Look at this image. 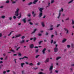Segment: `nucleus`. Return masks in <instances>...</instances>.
<instances>
[{
    "instance_id": "f257e3e1",
    "label": "nucleus",
    "mask_w": 74,
    "mask_h": 74,
    "mask_svg": "<svg viewBox=\"0 0 74 74\" xmlns=\"http://www.w3.org/2000/svg\"><path fill=\"white\" fill-rule=\"evenodd\" d=\"M19 8H17L16 9V11L15 12V16H18V15H19V14L18 13V12H19Z\"/></svg>"
},
{
    "instance_id": "f03ea898",
    "label": "nucleus",
    "mask_w": 74,
    "mask_h": 74,
    "mask_svg": "<svg viewBox=\"0 0 74 74\" xmlns=\"http://www.w3.org/2000/svg\"><path fill=\"white\" fill-rule=\"evenodd\" d=\"M53 64H51V66H50V68L49 69V70H52V69H53Z\"/></svg>"
},
{
    "instance_id": "7ed1b4c3",
    "label": "nucleus",
    "mask_w": 74,
    "mask_h": 74,
    "mask_svg": "<svg viewBox=\"0 0 74 74\" xmlns=\"http://www.w3.org/2000/svg\"><path fill=\"white\" fill-rule=\"evenodd\" d=\"M46 51V48H44L42 51V53L43 54H45V51Z\"/></svg>"
},
{
    "instance_id": "20e7f679",
    "label": "nucleus",
    "mask_w": 74,
    "mask_h": 74,
    "mask_svg": "<svg viewBox=\"0 0 74 74\" xmlns=\"http://www.w3.org/2000/svg\"><path fill=\"white\" fill-rule=\"evenodd\" d=\"M38 9H39V11H40V12H42V10H44L43 8H40V7L38 8Z\"/></svg>"
},
{
    "instance_id": "39448f33",
    "label": "nucleus",
    "mask_w": 74,
    "mask_h": 74,
    "mask_svg": "<svg viewBox=\"0 0 74 74\" xmlns=\"http://www.w3.org/2000/svg\"><path fill=\"white\" fill-rule=\"evenodd\" d=\"M32 15H33V17H35L36 15V14L34 13V12L33 11L32 12Z\"/></svg>"
},
{
    "instance_id": "423d86ee",
    "label": "nucleus",
    "mask_w": 74,
    "mask_h": 74,
    "mask_svg": "<svg viewBox=\"0 0 74 74\" xmlns=\"http://www.w3.org/2000/svg\"><path fill=\"white\" fill-rule=\"evenodd\" d=\"M29 47L30 48L32 49L33 48H34V45H33V44H31L29 45Z\"/></svg>"
},
{
    "instance_id": "0eeeda50",
    "label": "nucleus",
    "mask_w": 74,
    "mask_h": 74,
    "mask_svg": "<svg viewBox=\"0 0 74 74\" xmlns=\"http://www.w3.org/2000/svg\"><path fill=\"white\" fill-rule=\"evenodd\" d=\"M21 34H19L18 35H16V37H15V36H13L12 38H16L17 37H20V36H21Z\"/></svg>"
},
{
    "instance_id": "6e6552de",
    "label": "nucleus",
    "mask_w": 74,
    "mask_h": 74,
    "mask_svg": "<svg viewBox=\"0 0 74 74\" xmlns=\"http://www.w3.org/2000/svg\"><path fill=\"white\" fill-rule=\"evenodd\" d=\"M54 52H57L58 51V49L57 47H55L54 49Z\"/></svg>"
},
{
    "instance_id": "1a4fd4ad",
    "label": "nucleus",
    "mask_w": 74,
    "mask_h": 74,
    "mask_svg": "<svg viewBox=\"0 0 74 74\" xmlns=\"http://www.w3.org/2000/svg\"><path fill=\"white\" fill-rule=\"evenodd\" d=\"M64 29L65 31H66V33H69V30H68V29H67L66 28H65Z\"/></svg>"
},
{
    "instance_id": "9d476101",
    "label": "nucleus",
    "mask_w": 74,
    "mask_h": 74,
    "mask_svg": "<svg viewBox=\"0 0 74 74\" xmlns=\"http://www.w3.org/2000/svg\"><path fill=\"white\" fill-rule=\"evenodd\" d=\"M42 15V12H40L39 14V18H41Z\"/></svg>"
},
{
    "instance_id": "9b49d317",
    "label": "nucleus",
    "mask_w": 74,
    "mask_h": 74,
    "mask_svg": "<svg viewBox=\"0 0 74 74\" xmlns=\"http://www.w3.org/2000/svg\"><path fill=\"white\" fill-rule=\"evenodd\" d=\"M49 61V58H47L46 60H45V63H47Z\"/></svg>"
},
{
    "instance_id": "f8f14e48",
    "label": "nucleus",
    "mask_w": 74,
    "mask_h": 74,
    "mask_svg": "<svg viewBox=\"0 0 74 74\" xmlns=\"http://www.w3.org/2000/svg\"><path fill=\"white\" fill-rule=\"evenodd\" d=\"M41 25L42 26V27H44V26H45V25H44V22H41Z\"/></svg>"
},
{
    "instance_id": "ddd939ff",
    "label": "nucleus",
    "mask_w": 74,
    "mask_h": 74,
    "mask_svg": "<svg viewBox=\"0 0 74 74\" xmlns=\"http://www.w3.org/2000/svg\"><path fill=\"white\" fill-rule=\"evenodd\" d=\"M36 30H37V29H34L33 32L31 33V34H34V33H35V32H36Z\"/></svg>"
},
{
    "instance_id": "4468645a",
    "label": "nucleus",
    "mask_w": 74,
    "mask_h": 74,
    "mask_svg": "<svg viewBox=\"0 0 74 74\" xmlns=\"http://www.w3.org/2000/svg\"><path fill=\"white\" fill-rule=\"evenodd\" d=\"M67 41V39L66 38L63 39V40L62 41V42L63 43L64 42H66Z\"/></svg>"
},
{
    "instance_id": "2eb2a0df",
    "label": "nucleus",
    "mask_w": 74,
    "mask_h": 74,
    "mask_svg": "<svg viewBox=\"0 0 74 74\" xmlns=\"http://www.w3.org/2000/svg\"><path fill=\"white\" fill-rule=\"evenodd\" d=\"M37 1H38V0H34L33 2V4H36V3Z\"/></svg>"
},
{
    "instance_id": "dca6fc26",
    "label": "nucleus",
    "mask_w": 74,
    "mask_h": 74,
    "mask_svg": "<svg viewBox=\"0 0 74 74\" xmlns=\"http://www.w3.org/2000/svg\"><path fill=\"white\" fill-rule=\"evenodd\" d=\"M61 11L62 12H63V9L62 8H61V10H59V13H60Z\"/></svg>"
},
{
    "instance_id": "f3484780",
    "label": "nucleus",
    "mask_w": 74,
    "mask_h": 74,
    "mask_svg": "<svg viewBox=\"0 0 74 74\" xmlns=\"http://www.w3.org/2000/svg\"><path fill=\"white\" fill-rule=\"evenodd\" d=\"M61 58V57H58L56 58V60H58L59 59H60Z\"/></svg>"
},
{
    "instance_id": "a211bd4d",
    "label": "nucleus",
    "mask_w": 74,
    "mask_h": 74,
    "mask_svg": "<svg viewBox=\"0 0 74 74\" xmlns=\"http://www.w3.org/2000/svg\"><path fill=\"white\" fill-rule=\"evenodd\" d=\"M25 64V63H21V65L22 67H23V65Z\"/></svg>"
},
{
    "instance_id": "6ab92c4d",
    "label": "nucleus",
    "mask_w": 74,
    "mask_h": 74,
    "mask_svg": "<svg viewBox=\"0 0 74 74\" xmlns=\"http://www.w3.org/2000/svg\"><path fill=\"white\" fill-rule=\"evenodd\" d=\"M24 42H25V40H23L22 41H21L20 42V44H22V43Z\"/></svg>"
},
{
    "instance_id": "aec40b11",
    "label": "nucleus",
    "mask_w": 74,
    "mask_h": 74,
    "mask_svg": "<svg viewBox=\"0 0 74 74\" xmlns=\"http://www.w3.org/2000/svg\"><path fill=\"white\" fill-rule=\"evenodd\" d=\"M22 21L24 23H26V18L22 20Z\"/></svg>"
},
{
    "instance_id": "412c9836",
    "label": "nucleus",
    "mask_w": 74,
    "mask_h": 74,
    "mask_svg": "<svg viewBox=\"0 0 74 74\" xmlns=\"http://www.w3.org/2000/svg\"><path fill=\"white\" fill-rule=\"evenodd\" d=\"M23 58V59H28V57H27L26 56H24Z\"/></svg>"
},
{
    "instance_id": "4be33fe9",
    "label": "nucleus",
    "mask_w": 74,
    "mask_h": 74,
    "mask_svg": "<svg viewBox=\"0 0 74 74\" xmlns=\"http://www.w3.org/2000/svg\"><path fill=\"white\" fill-rule=\"evenodd\" d=\"M43 42L42 40H41V41H40L38 42V43H39V45H40V44H41V42Z\"/></svg>"
},
{
    "instance_id": "5701e85b",
    "label": "nucleus",
    "mask_w": 74,
    "mask_h": 74,
    "mask_svg": "<svg viewBox=\"0 0 74 74\" xmlns=\"http://www.w3.org/2000/svg\"><path fill=\"white\" fill-rule=\"evenodd\" d=\"M21 16H22L21 15V14H20V16L18 17L17 18H18V19H20V18H21Z\"/></svg>"
},
{
    "instance_id": "b1692460",
    "label": "nucleus",
    "mask_w": 74,
    "mask_h": 74,
    "mask_svg": "<svg viewBox=\"0 0 74 74\" xmlns=\"http://www.w3.org/2000/svg\"><path fill=\"white\" fill-rule=\"evenodd\" d=\"M71 47H72V48H74V45H73V44H71Z\"/></svg>"
},
{
    "instance_id": "393cba45",
    "label": "nucleus",
    "mask_w": 74,
    "mask_h": 74,
    "mask_svg": "<svg viewBox=\"0 0 74 74\" xmlns=\"http://www.w3.org/2000/svg\"><path fill=\"white\" fill-rule=\"evenodd\" d=\"M33 41H36V37H34L33 38Z\"/></svg>"
},
{
    "instance_id": "a878e982",
    "label": "nucleus",
    "mask_w": 74,
    "mask_h": 74,
    "mask_svg": "<svg viewBox=\"0 0 74 74\" xmlns=\"http://www.w3.org/2000/svg\"><path fill=\"white\" fill-rule=\"evenodd\" d=\"M60 15H61V14L60 13H59V15L58 16V19H59V18H60Z\"/></svg>"
},
{
    "instance_id": "bb28decb",
    "label": "nucleus",
    "mask_w": 74,
    "mask_h": 74,
    "mask_svg": "<svg viewBox=\"0 0 74 74\" xmlns=\"http://www.w3.org/2000/svg\"><path fill=\"white\" fill-rule=\"evenodd\" d=\"M38 74H45V73H43L42 72H40L38 73Z\"/></svg>"
},
{
    "instance_id": "cd10ccee",
    "label": "nucleus",
    "mask_w": 74,
    "mask_h": 74,
    "mask_svg": "<svg viewBox=\"0 0 74 74\" xmlns=\"http://www.w3.org/2000/svg\"><path fill=\"white\" fill-rule=\"evenodd\" d=\"M54 0H52L51 1V3L52 4V3H54Z\"/></svg>"
},
{
    "instance_id": "c85d7f7f",
    "label": "nucleus",
    "mask_w": 74,
    "mask_h": 74,
    "mask_svg": "<svg viewBox=\"0 0 74 74\" xmlns=\"http://www.w3.org/2000/svg\"><path fill=\"white\" fill-rule=\"evenodd\" d=\"M73 1V0H71L70 1L68 2L69 4H70V3H72Z\"/></svg>"
},
{
    "instance_id": "c756f323",
    "label": "nucleus",
    "mask_w": 74,
    "mask_h": 74,
    "mask_svg": "<svg viewBox=\"0 0 74 74\" xmlns=\"http://www.w3.org/2000/svg\"><path fill=\"white\" fill-rule=\"evenodd\" d=\"M34 64L33 63H30L29 64V66H33Z\"/></svg>"
},
{
    "instance_id": "7c9ffc66",
    "label": "nucleus",
    "mask_w": 74,
    "mask_h": 74,
    "mask_svg": "<svg viewBox=\"0 0 74 74\" xmlns=\"http://www.w3.org/2000/svg\"><path fill=\"white\" fill-rule=\"evenodd\" d=\"M72 25H74V21L73 20H72Z\"/></svg>"
},
{
    "instance_id": "2f4dec72",
    "label": "nucleus",
    "mask_w": 74,
    "mask_h": 74,
    "mask_svg": "<svg viewBox=\"0 0 74 74\" xmlns=\"http://www.w3.org/2000/svg\"><path fill=\"white\" fill-rule=\"evenodd\" d=\"M18 55L19 56H21L22 55V54L21 53H18Z\"/></svg>"
},
{
    "instance_id": "473e14b6",
    "label": "nucleus",
    "mask_w": 74,
    "mask_h": 74,
    "mask_svg": "<svg viewBox=\"0 0 74 74\" xmlns=\"http://www.w3.org/2000/svg\"><path fill=\"white\" fill-rule=\"evenodd\" d=\"M12 32H10V34H8V36H10L11 35V33H12Z\"/></svg>"
},
{
    "instance_id": "72a5a7b5",
    "label": "nucleus",
    "mask_w": 74,
    "mask_h": 74,
    "mask_svg": "<svg viewBox=\"0 0 74 74\" xmlns=\"http://www.w3.org/2000/svg\"><path fill=\"white\" fill-rule=\"evenodd\" d=\"M9 2H10V1H9V0L6 1V3H9Z\"/></svg>"
},
{
    "instance_id": "f704fd0d",
    "label": "nucleus",
    "mask_w": 74,
    "mask_h": 74,
    "mask_svg": "<svg viewBox=\"0 0 74 74\" xmlns=\"http://www.w3.org/2000/svg\"><path fill=\"white\" fill-rule=\"evenodd\" d=\"M1 18H2V19H3V18H5V16H3L1 17Z\"/></svg>"
},
{
    "instance_id": "c9c22d12",
    "label": "nucleus",
    "mask_w": 74,
    "mask_h": 74,
    "mask_svg": "<svg viewBox=\"0 0 74 74\" xmlns=\"http://www.w3.org/2000/svg\"><path fill=\"white\" fill-rule=\"evenodd\" d=\"M33 4V3L32 2H30L29 4H28V5H31V4Z\"/></svg>"
},
{
    "instance_id": "e433bc0d",
    "label": "nucleus",
    "mask_w": 74,
    "mask_h": 74,
    "mask_svg": "<svg viewBox=\"0 0 74 74\" xmlns=\"http://www.w3.org/2000/svg\"><path fill=\"white\" fill-rule=\"evenodd\" d=\"M39 56H40V55H38L36 56V58H38Z\"/></svg>"
},
{
    "instance_id": "4c0bfd02",
    "label": "nucleus",
    "mask_w": 74,
    "mask_h": 74,
    "mask_svg": "<svg viewBox=\"0 0 74 74\" xmlns=\"http://www.w3.org/2000/svg\"><path fill=\"white\" fill-rule=\"evenodd\" d=\"M70 47V45H67V47L68 48H69Z\"/></svg>"
},
{
    "instance_id": "58836bf2",
    "label": "nucleus",
    "mask_w": 74,
    "mask_h": 74,
    "mask_svg": "<svg viewBox=\"0 0 74 74\" xmlns=\"http://www.w3.org/2000/svg\"><path fill=\"white\" fill-rule=\"evenodd\" d=\"M38 51V49H37L36 50V53H37Z\"/></svg>"
},
{
    "instance_id": "ea45409f",
    "label": "nucleus",
    "mask_w": 74,
    "mask_h": 74,
    "mask_svg": "<svg viewBox=\"0 0 74 74\" xmlns=\"http://www.w3.org/2000/svg\"><path fill=\"white\" fill-rule=\"evenodd\" d=\"M25 38V36H22L21 38L22 39H24V38Z\"/></svg>"
},
{
    "instance_id": "a19ab883",
    "label": "nucleus",
    "mask_w": 74,
    "mask_h": 74,
    "mask_svg": "<svg viewBox=\"0 0 74 74\" xmlns=\"http://www.w3.org/2000/svg\"><path fill=\"white\" fill-rule=\"evenodd\" d=\"M20 47H18L17 48V49H16V51H18V49H20Z\"/></svg>"
},
{
    "instance_id": "79ce46f5",
    "label": "nucleus",
    "mask_w": 74,
    "mask_h": 74,
    "mask_svg": "<svg viewBox=\"0 0 74 74\" xmlns=\"http://www.w3.org/2000/svg\"><path fill=\"white\" fill-rule=\"evenodd\" d=\"M53 40H51V44H52L53 43Z\"/></svg>"
},
{
    "instance_id": "37998d69",
    "label": "nucleus",
    "mask_w": 74,
    "mask_h": 74,
    "mask_svg": "<svg viewBox=\"0 0 74 74\" xmlns=\"http://www.w3.org/2000/svg\"><path fill=\"white\" fill-rule=\"evenodd\" d=\"M69 18L68 17L66 19V21H68V20H69Z\"/></svg>"
},
{
    "instance_id": "c03bdc74",
    "label": "nucleus",
    "mask_w": 74,
    "mask_h": 74,
    "mask_svg": "<svg viewBox=\"0 0 74 74\" xmlns=\"http://www.w3.org/2000/svg\"><path fill=\"white\" fill-rule=\"evenodd\" d=\"M29 24L31 25H33V24L31 22H29Z\"/></svg>"
},
{
    "instance_id": "a18cd8bd",
    "label": "nucleus",
    "mask_w": 74,
    "mask_h": 74,
    "mask_svg": "<svg viewBox=\"0 0 74 74\" xmlns=\"http://www.w3.org/2000/svg\"><path fill=\"white\" fill-rule=\"evenodd\" d=\"M27 16H28V17H30L31 15L30 14H29L27 15Z\"/></svg>"
},
{
    "instance_id": "49530a36",
    "label": "nucleus",
    "mask_w": 74,
    "mask_h": 74,
    "mask_svg": "<svg viewBox=\"0 0 74 74\" xmlns=\"http://www.w3.org/2000/svg\"><path fill=\"white\" fill-rule=\"evenodd\" d=\"M35 25H36V26H37L38 25V24L37 23H35Z\"/></svg>"
},
{
    "instance_id": "de8ad7c7",
    "label": "nucleus",
    "mask_w": 74,
    "mask_h": 74,
    "mask_svg": "<svg viewBox=\"0 0 74 74\" xmlns=\"http://www.w3.org/2000/svg\"><path fill=\"white\" fill-rule=\"evenodd\" d=\"M16 16H13V18L14 19H16Z\"/></svg>"
},
{
    "instance_id": "09e8293b",
    "label": "nucleus",
    "mask_w": 74,
    "mask_h": 74,
    "mask_svg": "<svg viewBox=\"0 0 74 74\" xmlns=\"http://www.w3.org/2000/svg\"><path fill=\"white\" fill-rule=\"evenodd\" d=\"M60 26V24H58V25H57L56 27H59Z\"/></svg>"
},
{
    "instance_id": "8fccbe9b",
    "label": "nucleus",
    "mask_w": 74,
    "mask_h": 74,
    "mask_svg": "<svg viewBox=\"0 0 74 74\" xmlns=\"http://www.w3.org/2000/svg\"><path fill=\"white\" fill-rule=\"evenodd\" d=\"M11 51L12 52H15V51L14 50H11Z\"/></svg>"
},
{
    "instance_id": "3c124183",
    "label": "nucleus",
    "mask_w": 74,
    "mask_h": 74,
    "mask_svg": "<svg viewBox=\"0 0 74 74\" xmlns=\"http://www.w3.org/2000/svg\"><path fill=\"white\" fill-rule=\"evenodd\" d=\"M54 36V35H52L51 36V38H53V37Z\"/></svg>"
},
{
    "instance_id": "603ef678",
    "label": "nucleus",
    "mask_w": 74,
    "mask_h": 74,
    "mask_svg": "<svg viewBox=\"0 0 74 74\" xmlns=\"http://www.w3.org/2000/svg\"><path fill=\"white\" fill-rule=\"evenodd\" d=\"M14 60L15 63H16V59H14Z\"/></svg>"
},
{
    "instance_id": "864d4df0",
    "label": "nucleus",
    "mask_w": 74,
    "mask_h": 74,
    "mask_svg": "<svg viewBox=\"0 0 74 74\" xmlns=\"http://www.w3.org/2000/svg\"><path fill=\"white\" fill-rule=\"evenodd\" d=\"M50 30H53V28H51L49 29Z\"/></svg>"
},
{
    "instance_id": "5fc2aeb1",
    "label": "nucleus",
    "mask_w": 74,
    "mask_h": 74,
    "mask_svg": "<svg viewBox=\"0 0 74 74\" xmlns=\"http://www.w3.org/2000/svg\"><path fill=\"white\" fill-rule=\"evenodd\" d=\"M55 33H56V36H57V35H58V34H57V32H56V31L55 32Z\"/></svg>"
},
{
    "instance_id": "6e6d98bb",
    "label": "nucleus",
    "mask_w": 74,
    "mask_h": 74,
    "mask_svg": "<svg viewBox=\"0 0 74 74\" xmlns=\"http://www.w3.org/2000/svg\"><path fill=\"white\" fill-rule=\"evenodd\" d=\"M55 72H56V73H58V71H56V70L55 71Z\"/></svg>"
},
{
    "instance_id": "4d7b16f0",
    "label": "nucleus",
    "mask_w": 74,
    "mask_h": 74,
    "mask_svg": "<svg viewBox=\"0 0 74 74\" xmlns=\"http://www.w3.org/2000/svg\"><path fill=\"white\" fill-rule=\"evenodd\" d=\"M42 34H38V36H42Z\"/></svg>"
},
{
    "instance_id": "13d9d810",
    "label": "nucleus",
    "mask_w": 74,
    "mask_h": 74,
    "mask_svg": "<svg viewBox=\"0 0 74 74\" xmlns=\"http://www.w3.org/2000/svg\"><path fill=\"white\" fill-rule=\"evenodd\" d=\"M16 2L15 1H13L12 2V3H13V4H15V3H16Z\"/></svg>"
},
{
    "instance_id": "bf43d9fd",
    "label": "nucleus",
    "mask_w": 74,
    "mask_h": 74,
    "mask_svg": "<svg viewBox=\"0 0 74 74\" xmlns=\"http://www.w3.org/2000/svg\"><path fill=\"white\" fill-rule=\"evenodd\" d=\"M21 59H23V57L22 58H19V60H21Z\"/></svg>"
},
{
    "instance_id": "052dcab7",
    "label": "nucleus",
    "mask_w": 74,
    "mask_h": 74,
    "mask_svg": "<svg viewBox=\"0 0 74 74\" xmlns=\"http://www.w3.org/2000/svg\"><path fill=\"white\" fill-rule=\"evenodd\" d=\"M3 73V74H5V73H6V71H4Z\"/></svg>"
},
{
    "instance_id": "680f3d73",
    "label": "nucleus",
    "mask_w": 74,
    "mask_h": 74,
    "mask_svg": "<svg viewBox=\"0 0 74 74\" xmlns=\"http://www.w3.org/2000/svg\"><path fill=\"white\" fill-rule=\"evenodd\" d=\"M50 71V74H51V73H52V70H49Z\"/></svg>"
},
{
    "instance_id": "e2e57ef3",
    "label": "nucleus",
    "mask_w": 74,
    "mask_h": 74,
    "mask_svg": "<svg viewBox=\"0 0 74 74\" xmlns=\"http://www.w3.org/2000/svg\"><path fill=\"white\" fill-rule=\"evenodd\" d=\"M7 56H6L5 58V60H7Z\"/></svg>"
},
{
    "instance_id": "0e129e2a",
    "label": "nucleus",
    "mask_w": 74,
    "mask_h": 74,
    "mask_svg": "<svg viewBox=\"0 0 74 74\" xmlns=\"http://www.w3.org/2000/svg\"><path fill=\"white\" fill-rule=\"evenodd\" d=\"M37 64L38 65H40V62H38L37 63Z\"/></svg>"
},
{
    "instance_id": "69168bd1",
    "label": "nucleus",
    "mask_w": 74,
    "mask_h": 74,
    "mask_svg": "<svg viewBox=\"0 0 74 74\" xmlns=\"http://www.w3.org/2000/svg\"><path fill=\"white\" fill-rule=\"evenodd\" d=\"M25 63L26 64H29V63L27 62H25Z\"/></svg>"
},
{
    "instance_id": "338daca9",
    "label": "nucleus",
    "mask_w": 74,
    "mask_h": 74,
    "mask_svg": "<svg viewBox=\"0 0 74 74\" xmlns=\"http://www.w3.org/2000/svg\"><path fill=\"white\" fill-rule=\"evenodd\" d=\"M9 19H10V20H11V19H12V18L9 17Z\"/></svg>"
},
{
    "instance_id": "774afa93",
    "label": "nucleus",
    "mask_w": 74,
    "mask_h": 74,
    "mask_svg": "<svg viewBox=\"0 0 74 74\" xmlns=\"http://www.w3.org/2000/svg\"><path fill=\"white\" fill-rule=\"evenodd\" d=\"M45 34V35H47L48 34V32H47L46 33V34Z\"/></svg>"
}]
</instances>
